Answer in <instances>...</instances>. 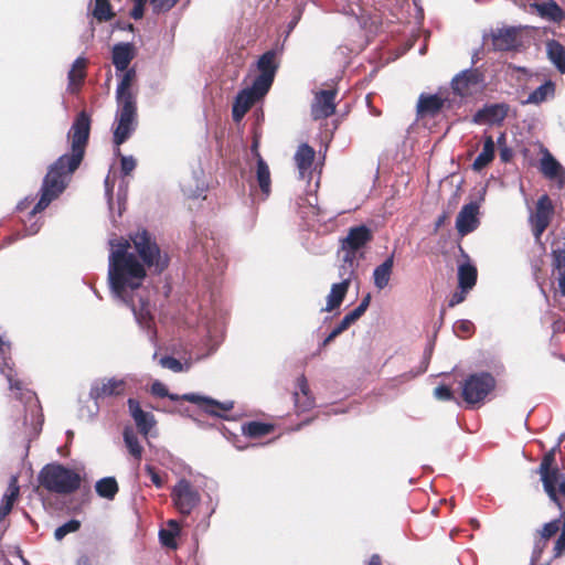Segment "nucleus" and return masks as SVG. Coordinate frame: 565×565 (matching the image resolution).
<instances>
[{
    "label": "nucleus",
    "mask_w": 565,
    "mask_h": 565,
    "mask_svg": "<svg viewBox=\"0 0 565 565\" xmlns=\"http://www.w3.org/2000/svg\"><path fill=\"white\" fill-rule=\"evenodd\" d=\"M281 50L282 46L279 49H271L259 56L257 61V70L259 71V74L252 82L255 84L256 90H259L260 93H268L270 89L279 66L277 55Z\"/></svg>",
    "instance_id": "6e6552de"
},
{
    "label": "nucleus",
    "mask_w": 565,
    "mask_h": 565,
    "mask_svg": "<svg viewBox=\"0 0 565 565\" xmlns=\"http://www.w3.org/2000/svg\"><path fill=\"white\" fill-rule=\"evenodd\" d=\"M180 0H150L154 13L167 12L172 9Z\"/></svg>",
    "instance_id": "49530a36"
},
{
    "label": "nucleus",
    "mask_w": 565,
    "mask_h": 565,
    "mask_svg": "<svg viewBox=\"0 0 565 565\" xmlns=\"http://www.w3.org/2000/svg\"><path fill=\"white\" fill-rule=\"evenodd\" d=\"M168 526H169V530L168 531H172L174 533V535H177L179 533V523L175 521V520H170L168 522Z\"/></svg>",
    "instance_id": "69168bd1"
},
{
    "label": "nucleus",
    "mask_w": 565,
    "mask_h": 565,
    "mask_svg": "<svg viewBox=\"0 0 565 565\" xmlns=\"http://www.w3.org/2000/svg\"><path fill=\"white\" fill-rule=\"evenodd\" d=\"M347 329L339 322L337 327L327 335V338L322 341L321 347L328 345L331 341H333L338 335L344 332Z\"/></svg>",
    "instance_id": "6e6d98bb"
},
{
    "label": "nucleus",
    "mask_w": 565,
    "mask_h": 565,
    "mask_svg": "<svg viewBox=\"0 0 565 565\" xmlns=\"http://www.w3.org/2000/svg\"><path fill=\"white\" fill-rule=\"evenodd\" d=\"M136 51L132 43L120 42L113 46L111 61L117 72H124L128 68L130 62L135 58Z\"/></svg>",
    "instance_id": "412c9836"
},
{
    "label": "nucleus",
    "mask_w": 565,
    "mask_h": 565,
    "mask_svg": "<svg viewBox=\"0 0 565 565\" xmlns=\"http://www.w3.org/2000/svg\"><path fill=\"white\" fill-rule=\"evenodd\" d=\"M301 14H302V9L301 8H298L295 12V15L294 18L291 19V21L288 23V26H287V36L289 35V33L295 29V26L298 24L299 20L301 19Z\"/></svg>",
    "instance_id": "13d9d810"
},
{
    "label": "nucleus",
    "mask_w": 565,
    "mask_h": 565,
    "mask_svg": "<svg viewBox=\"0 0 565 565\" xmlns=\"http://www.w3.org/2000/svg\"><path fill=\"white\" fill-rule=\"evenodd\" d=\"M146 472L149 475L152 483L158 488L161 489L164 484L163 479L160 477V475L156 471V469L152 466H146L145 467Z\"/></svg>",
    "instance_id": "603ef678"
},
{
    "label": "nucleus",
    "mask_w": 565,
    "mask_h": 565,
    "mask_svg": "<svg viewBox=\"0 0 565 565\" xmlns=\"http://www.w3.org/2000/svg\"><path fill=\"white\" fill-rule=\"evenodd\" d=\"M555 96V84L552 81H546L536 89L529 94L525 104L540 105Z\"/></svg>",
    "instance_id": "2f4dec72"
},
{
    "label": "nucleus",
    "mask_w": 565,
    "mask_h": 565,
    "mask_svg": "<svg viewBox=\"0 0 565 565\" xmlns=\"http://www.w3.org/2000/svg\"><path fill=\"white\" fill-rule=\"evenodd\" d=\"M299 205V214L301 218L307 221V225L309 227H315L316 223L322 224L326 223L327 220H332L334 217L333 213H327L318 205V198L316 194H309L305 199H300Z\"/></svg>",
    "instance_id": "f8f14e48"
},
{
    "label": "nucleus",
    "mask_w": 565,
    "mask_h": 565,
    "mask_svg": "<svg viewBox=\"0 0 565 565\" xmlns=\"http://www.w3.org/2000/svg\"><path fill=\"white\" fill-rule=\"evenodd\" d=\"M335 89H323L316 93L311 105L313 119H324L332 116L335 111Z\"/></svg>",
    "instance_id": "2eb2a0df"
},
{
    "label": "nucleus",
    "mask_w": 565,
    "mask_h": 565,
    "mask_svg": "<svg viewBox=\"0 0 565 565\" xmlns=\"http://www.w3.org/2000/svg\"><path fill=\"white\" fill-rule=\"evenodd\" d=\"M495 146L491 136L484 137L483 148L477 156L472 163V168L476 171H480L486 168L494 158Z\"/></svg>",
    "instance_id": "72a5a7b5"
},
{
    "label": "nucleus",
    "mask_w": 565,
    "mask_h": 565,
    "mask_svg": "<svg viewBox=\"0 0 565 565\" xmlns=\"http://www.w3.org/2000/svg\"><path fill=\"white\" fill-rule=\"evenodd\" d=\"M298 391L295 392V405L297 409L305 412L310 409L315 405V401L310 395L309 385L305 376H300L297 380Z\"/></svg>",
    "instance_id": "bb28decb"
},
{
    "label": "nucleus",
    "mask_w": 565,
    "mask_h": 565,
    "mask_svg": "<svg viewBox=\"0 0 565 565\" xmlns=\"http://www.w3.org/2000/svg\"><path fill=\"white\" fill-rule=\"evenodd\" d=\"M267 93H260L255 89V84L242 89L233 103L232 116L234 121L239 122L248 109Z\"/></svg>",
    "instance_id": "4468645a"
},
{
    "label": "nucleus",
    "mask_w": 565,
    "mask_h": 565,
    "mask_svg": "<svg viewBox=\"0 0 565 565\" xmlns=\"http://www.w3.org/2000/svg\"><path fill=\"white\" fill-rule=\"evenodd\" d=\"M558 286H559L561 294L563 296H565V269L559 273Z\"/></svg>",
    "instance_id": "680f3d73"
},
{
    "label": "nucleus",
    "mask_w": 565,
    "mask_h": 565,
    "mask_svg": "<svg viewBox=\"0 0 565 565\" xmlns=\"http://www.w3.org/2000/svg\"><path fill=\"white\" fill-rule=\"evenodd\" d=\"M540 170L546 178L557 180L558 188L564 186L565 169L546 149L544 150L540 161Z\"/></svg>",
    "instance_id": "aec40b11"
},
{
    "label": "nucleus",
    "mask_w": 565,
    "mask_h": 565,
    "mask_svg": "<svg viewBox=\"0 0 565 565\" xmlns=\"http://www.w3.org/2000/svg\"><path fill=\"white\" fill-rule=\"evenodd\" d=\"M38 480L45 490L61 495L76 492L82 483L77 471L57 462L45 465L40 470Z\"/></svg>",
    "instance_id": "20e7f679"
},
{
    "label": "nucleus",
    "mask_w": 565,
    "mask_h": 565,
    "mask_svg": "<svg viewBox=\"0 0 565 565\" xmlns=\"http://www.w3.org/2000/svg\"><path fill=\"white\" fill-rule=\"evenodd\" d=\"M108 244L107 279L110 292L132 311L137 323L149 331L152 340L156 332L151 330V306L143 281L147 269L161 274L168 268L169 255L145 228L130 233L128 238L114 236Z\"/></svg>",
    "instance_id": "f257e3e1"
},
{
    "label": "nucleus",
    "mask_w": 565,
    "mask_h": 565,
    "mask_svg": "<svg viewBox=\"0 0 565 565\" xmlns=\"http://www.w3.org/2000/svg\"><path fill=\"white\" fill-rule=\"evenodd\" d=\"M518 32L516 28L498 29L492 33V44L498 51H510L518 46Z\"/></svg>",
    "instance_id": "b1692460"
},
{
    "label": "nucleus",
    "mask_w": 565,
    "mask_h": 565,
    "mask_svg": "<svg viewBox=\"0 0 565 565\" xmlns=\"http://www.w3.org/2000/svg\"><path fill=\"white\" fill-rule=\"evenodd\" d=\"M473 323L469 320H460L455 324L456 333H462L463 335H468L472 332Z\"/></svg>",
    "instance_id": "3c124183"
},
{
    "label": "nucleus",
    "mask_w": 565,
    "mask_h": 565,
    "mask_svg": "<svg viewBox=\"0 0 565 565\" xmlns=\"http://www.w3.org/2000/svg\"><path fill=\"white\" fill-rule=\"evenodd\" d=\"M468 291L469 290H463V289L456 291L449 300V307H455V306L461 303L466 299V295Z\"/></svg>",
    "instance_id": "4d7b16f0"
},
{
    "label": "nucleus",
    "mask_w": 565,
    "mask_h": 565,
    "mask_svg": "<svg viewBox=\"0 0 565 565\" xmlns=\"http://www.w3.org/2000/svg\"><path fill=\"white\" fill-rule=\"evenodd\" d=\"M315 159V150L307 143H302L298 147L295 153V162L297 164L299 175L305 179L310 174L312 162Z\"/></svg>",
    "instance_id": "a878e982"
},
{
    "label": "nucleus",
    "mask_w": 565,
    "mask_h": 565,
    "mask_svg": "<svg viewBox=\"0 0 565 565\" xmlns=\"http://www.w3.org/2000/svg\"><path fill=\"white\" fill-rule=\"evenodd\" d=\"M41 225L38 222L32 223L29 227L25 228L26 235H34L40 231Z\"/></svg>",
    "instance_id": "052dcab7"
},
{
    "label": "nucleus",
    "mask_w": 565,
    "mask_h": 565,
    "mask_svg": "<svg viewBox=\"0 0 565 565\" xmlns=\"http://www.w3.org/2000/svg\"><path fill=\"white\" fill-rule=\"evenodd\" d=\"M358 265L359 257L356 255L344 253L342 263L339 266V277L341 278L340 284H344L350 287L351 280L355 276Z\"/></svg>",
    "instance_id": "c85d7f7f"
},
{
    "label": "nucleus",
    "mask_w": 565,
    "mask_h": 565,
    "mask_svg": "<svg viewBox=\"0 0 565 565\" xmlns=\"http://www.w3.org/2000/svg\"><path fill=\"white\" fill-rule=\"evenodd\" d=\"M394 262V253H392L390 256L385 258L383 263H381L373 269L372 279L374 287L377 290L381 291L388 287L393 275Z\"/></svg>",
    "instance_id": "5701e85b"
},
{
    "label": "nucleus",
    "mask_w": 565,
    "mask_h": 565,
    "mask_svg": "<svg viewBox=\"0 0 565 565\" xmlns=\"http://www.w3.org/2000/svg\"><path fill=\"white\" fill-rule=\"evenodd\" d=\"M134 2V8L130 12V15L135 20H140L145 14V4L149 0H131Z\"/></svg>",
    "instance_id": "de8ad7c7"
},
{
    "label": "nucleus",
    "mask_w": 565,
    "mask_h": 565,
    "mask_svg": "<svg viewBox=\"0 0 565 565\" xmlns=\"http://www.w3.org/2000/svg\"><path fill=\"white\" fill-rule=\"evenodd\" d=\"M508 110L509 107L505 104H493L486 106L476 114L475 120L490 125L500 124L507 117Z\"/></svg>",
    "instance_id": "393cba45"
},
{
    "label": "nucleus",
    "mask_w": 565,
    "mask_h": 565,
    "mask_svg": "<svg viewBox=\"0 0 565 565\" xmlns=\"http://www.w3.org/2000/svg\"><path fill=\"white\" fill-rule=\"evenodd\" d=\"M512 153H511V150L508 149V148H502L500 150V158L503 162H508L511 158Z\"/></svg>",
    "instance_id": "e2e57ef3"
},
{
    "label": "nucleus",
    "mask_w": 565,
    "mask_h": 565,
    "mask_svg": "<svg viewBox=\"0 0 565 565\" xmlns=\"http://www.w3.org/2000/svg\"><path fill=\"white\" fill-rule=\"evenodd\" d=\"M95 490L99 497L113 500L118 492V484L114 477H105L96 482Z\"/></svg>",
    "instance_id": "a19ab883"
},
{
    "label": "nucleus",
    "mask_w": 565,
    "mask_h": 565,
    "mask_svg": "<svg viewBox=\"0 0 565 565\" xmlns=\"http://www.w3.org/2000/svg\"><path fill=\"white\" fill-rule=\"evenodd\" d=\"M484 76L479 68H467L458 73L451 81L454 93L461 96H472L482 90Z\"/></svg>",
    "instance_id": "9d476101"
},
{
    "label": "nucleus",
    "mask_w": 565,
    "mask_h": 565,
    "mask_svg": "<svg viewBox=\"0 0 565 565\" xmlns=\"http://www.w3.org/2000/svg\"><path fill=\"white\" fill-rule=\"evenodd\" d=\"M129 413L135 420V424L139 430V433L148 438V435L152 427L156 425L154 416L151 413L142 411L140 404L135 398H129L127 401Z\"/></svg>",
    "instance_id": "6ab92c4d"
},
{
    "label": "nucleus",
    "mask_w": 565,
    "mask_h": 565,
    "mask_svg": "<svg viewBox=\"0 0 565 565\" xmlns=\"http://www.w3.org/2000/svg\"><path fill=\"white\" fill-rule=\"evenodd\" d=\"M105 186H106V195L108 198V203L111 204L113 188L109 185V179L108 178H106V180H105Z\"/></svg>",
    "instance_id": "0e129e2a"
},
{
    "label": "nucleus",
    "mask_w": 565,
    "mask_h": 565,
    "mask_svg": "<svg viewBox=\"0 0 565 565\" xmlns=\"http://www.w3.org/2000/svg\"><path fill=\"white\" fill-rule=\"evenodd\" d=\"M171 499L182 515H190L201 502L199 491L185 478H181L172 488Z\"/></svg>",
    "instance_id": "1a4fd4ad"
},
{
    "label": "nucleus",
    "mask_w": 565,
    "mask_h": 565,
    "mask_svg": "<svg viewBox=\"0 0 565 565\" xmlns=\"http://www.w3.org/2000/svg\"><path fill=\"white\" fill-rule=\"evenodd\" d=\"M561 521L562 518L559 516L545 523L540 530L536 531L531 556L532 564L536 563L541 558L545 547L547 546L548 540L553 537L559 531V529H562Z\"/></svg>",
    "instance_id": "f3484780"
},
{
    "label": "nucleus",
    "mask_w": 565,
    "mask_h": 565,
    "mask_svg": "<svg viewBox=\"0 0 565 565\" xmlns=\"http://www.w3.org/2000/svg\"><path fill=\"white\" fill-rule=\"evenodd\" d=\"M355 318H353L351 316V313L349 312L348 315H345L343 317V319L340 321V323L345 328L348 329L353 322H355Z\"/></svg>",
    "instance_id": "bf43d9fd"
},
{
    "label": "nucleus",
    "mask_w": 565,
    "mask_h": 565,
    "mask_svg": "<svg viewBox=\"0 0 565 565\" xmlns=\"http://www.w3.org/2000/svg\"><path fill=\"white\" fill-rule=\"evenodd\" d=\"M86 60L84 57H77L67 75L68 85L67 90L72 94L76 93L85 78Z\"/></svg>",
    "instance_id": "cd10ccee"
},
{
    "label": "nucleus",
    "mask_w": 565,
    "mask_h": 565,
    "mask_svg": "<svg viewBox=\"0 0 565 565\" xmlns=\"http://www.w3.org/2000/svg\"><path fill=\"white\" fill-rule=\"evenodd\" d=\"M271 429V425L260 422H249L242 427L243 434L252 438L263 437L269 434Z\"/></svg>",
    "instance_id": "79ce46f5"
},
{
    "label": "nucleus",
    "mask_w": 565,
    "mask_h": 565,
    "mask_svg": "<svg viewBox=\"0 0 565 565\" xmlns=\"http://www.w3.org/2000/svg\"><path fill=\"white\" fill-rule=\"evenodd\" d=\"M494 386L495 380L490 373L471 374L462 384V397L468 405L482 403Z\"/></svg>",
    "instance_id": "0eeeda50"
},
{
    "label": "nucleus",
    "mask_w": 565,
    "mask_h": 565,
    "mask_svg": "<svg viewBox=\"0 0 565 565\" xmlns=\"http://www.w3.org/2000/svg\"><path fill=\"white\" fill-rule=\"evenodd\" d=\"M20 488L18 486L17 477H12L9 487L2 497L0 504V521L3 520L12 510L13 503L19 495Z\"/></svg>",
    "instance_id": "c756f323"
},
{
    "label": "nucleus",
    "mask_w": 565,
    "mask_h": 565,
    "mask_svg": "<svg viewBox=\"0 0 565 565\" xmlns=\"http://www.w3.org/2000/svg\"><path fill=\"white\" fill-rule=\"evenodd\" d=\"M349 287L344 284H333L331 290L327 297V305L322 311H332L339 308L348 292Z\"/></svg>",
    "instance_id": "58836bf2"
},
{
    "label": "nucleus",
    "mask_w": 565,
    "mask_h": 565,
    "mask_svg": "<svg viewBox=\"0 0 565 565\" xmlns=\"http://www.w3.org/2000/svg\"><path fill=\"white\" fill-rule=\"evenodd\" d=\"M372 239V232L365 225L350 228L347 237L341 241L343 253L358 256V252Z\"/></svg>",
    "instance_id": "dca6fc26"
},
{
    "label": "nucleus",
    "mask_w": 565,
    "mask_h": 565,
    "mask_svg": "<svg viewBox=\"0 0 565 565\" xmlns=\"http://www.w3.org/2000/svg\"><path fill=\"white\" fill-rule=\"evenodd\" d=\"M127 386L126 379H117V377H103L97 379L92 383L89 390V397L97 402L99 399H104L106 397H117L125 394ZM98 406L96 405V411Z\"/></svg>",
    "instance_id": "9b49d317"
},
{
    "label": "nucleus",
    "mask_w": 565,
    "mask_h": 565,
    "mask_svg": "<svg viewBox=\"0 0 565 565\" xmlns=\"http://www.w3.org/2000/svg\"><path fill=\"white\" fill-rule=\"evenodd\" d=\"M444 105V100L438 95H420L417 103V113L420 116L436 115Z\"/></svg>",
    "instance_id": "7c9ffc66"
},
{
    "label": "nucleus",
    "mask_w": 565,
    "mask_h": 565,
    "mask_svg": "<svg viewBox=\"0 0 565 565\" xmlns=\"http://www.w3.org/2000/svg\"><path fill=\"white\" fill-rule=\"evenodd\" d=\"M256 180L264 199H266L270 193L271 180L268 164L262 158L260 153H257Z\"/></svg>",
    "instance_id": "473e14b6"
},
{
    "label": "nucleus",
    "mask_w": 565,
    "mask_h": 565,
    "mask_svg": "<svg viewBox=\"0 0 565 565\" xmlns=\"http://www.w3.org/2000/svg\"><path fill=\"white\" fill-rule=\"evenodd\" d=\"M89 129V116L85 111L79 113L68 131L71 152L62 154L49 167L41 185L40 200L32 209L31 216L44 211L52 201L56 200L64 192L73 173L83 160Z\"/></svg>",
    "instance_id": "f03ea898"
},
{
    "label": "nucleus",
    "mask_w": 565,
    "mask_h": 565,
    "mask_svg": "<svg viewBox=\"0 0 565 565\" xmlns=\"http://www.w3.org/2000/svg\"><path fill=\"white\" fill-rule=\"evenodd\" d=\"M547 56L555 67L565 73V47L557 41L552 40L546 44Z\"/></svg>",
    "instance_id": "e433bc0d"
},
{
    "label": "nucleus",
    "mask_w": 565,
    "mask_h": 565,
    "mask_svg": "<svg viewBox=\"0 0 565 565\" xmlns=\"http://www.w3.org/2000/svg\"><path fill=\"white\" fill-rule=\"evenodd\" d=\"M151 393L154 396L168 397L173 402L186 401L196 404L201 406L207 414L218 417H223V413L231 411L234 406V403L231 401L217 402L211 397L203 396L196 393H188L183 395L169 393L167 386L160 381H154L151 384Z\"/></svg>",
    "instance_id": "423d86ee"
},
{
    "label": "nucleus",
    "mask_w": 565,
    "mask_h": 565,
    "mask_svg": "<svg viewBox=\"0 0 565 565\" xmlns=\"http://www.w3.org/2000/svg\"><path fill=\"white\" fill-rule=\"evenodd\" d=\"M136 79V70L127 68L116 88V128L114 129V142L116 146L124 143L137 127V97L131 87Z\"/></svg>",
    "instance_id": "7ed1b4c3"
},
{
    "label": "nucleus",
    "mask_w": 565,
    "mask_h": 565,
    "mask_svg": "<svg viewBox=\"0 0 565 565\" xmlns=\"http://www.w3.org/2000/svg\"><path fill=\"white\" fill-rule=\"evenodd\" d=\"M81 522L78 520L72 519L55 529L54 537L56 541H62L67 534L77 532Z\"/></svg>",
    "instance_id": "c03bdc74"
},
{
    "label": "nucleus",
    "mask_w": 565,
    "mask_h": 565,
    "mask_svg": "<svg viewBox=\"0 0 565 565\" xmlns=\"http://www.w3.org/2000/svg\"><path fill=\"white\" fill-rule=\"evenodd\" d=\"M124 441L129 451V454L137 460H140L142 457L143 448L139 443L138 436L132 427H125L124 433Z\"/></svg>",
    "instance_id": "ea45409f"
},
{
    "label": "nucleus",
    "mask_w": 565,
    "mask_h": 565,
    "mask_svg": "<svg viewBox=\"0 0 565 565\" xmlns=\"http://www.w3.org/2000/svg\"><path fill=\"white\" fill-rule=\"evenodd\" d=\"M534 8L542 18L547 19L548 21L561 22L564 19L563 10L553 0L542 3H534Z\"/></svg>",
    "instance_id": "f704fd0d"
},
{
    "label": "nucleus",
    "mask_w": 565,
    "mask_h": 565,
    "mask_svg": "<svg viewBox=\"0 0 565 565\" xmlns=\"http://www.w3.org/2000/svg\"><path fill=\"white\" fill-rule=\"evenodd\" d=\"M554 207L548 195H542L536 203L535 213L530 216V221L533 227V235L536 239H540L550 224L553 215Z\"/></svg>",
    "instance_id": "ddd939ff"
},
{
    "label": "nucleus",
    "mask_w": 565,
    "mask_h": 565,
    "mask_svg": "<svg viewBox=\"0 0 565 565\" xmlns=\"http://www.w3.org/2000/svg\"><path fill=\"white\" fill-rule=\"evenodd\" d=\"M548 459L543 466L542 484L550 501L561 511L562 529L561 534L555 541L553 547V558H558L565 554V481L556 473H547L546 466Z\"/></svg>",
    "instance_id": "39448f33"
},
{
    "label": "nucleus",
    "mask_w": 565,
    "mask_h": 565,
    "mask_svg": "<svg viewBox=\"0 0 565 565\" xmlns=\"http://www.w3.org/2000/svg\"><path fill=\"white\" fill-rule=\"evenodd\" d=\"M93 14L98 21H107L111 19L113 13L110 11V4L108 0H95Z\"/></svg>",
    "instance_id": "a18cd8bd"
},
{
    "label": "nucleus",
    "mask_w": 565,
    "mask_h": 565,
    "mask_svg": "<svg viewBox=\"0 0 565 565\" xmlns=\"http://www.w3.org/2000/svg\"><path fill=\"white\" fill-rule=\"evenodd\" d=\"M159 364L174 373L188 372L191 367L190 362L182 363L180 360L169 355L160 358Z\"/></svg>",
    "instance_id": "37998d69"
},
{
    "label": "nucleus",
    "mask_w": 565,
    "mask_h": 565,
    "mask_svg": "<svg viewBox=\"0 0 565 565\" xmlns=\"http://www.w3.org/2000/svg\"><path fill=\"white\" fill-rule=\"evenodd\" d=\"M434 396L439 401H451L454 398L452 392L446 385L437 386L434 390Z\"/></svg>",
    "instance_id": "8fccbe9b"
},
{
    "label": "nucleus",
    "mask_w": 565,
    "mask_h": 565,
    "mask_svg": "<svg viewBox=\"0 0 565 565\" xmlns=\"http://www.w3.org/2000/svg\"><path fill=\"white\" fill-rule=\"evenodd\" d=\"M479 205L476 202L463 205L457 215L456 228L460 236L473 232L478 225Z\"/></svg>",
    "instance_id": "a211bd4d"
},
{
    "label": "nucleus",
    "mask_w": 565,
    "mask_h": 565,
    "mask_svg": "<svg viewBox=\"0 0 565 565\" xmlns=\"http://www.w3.org/2000/svg\"><path fill=\"white\" fill-rule=\"evenodd\" d=\"M76 565H90L89 558L87 556H81L77 559Z\"/></svg>",
    "instance_id": "338daca9"
},
{
    "label": "nucleus",
    "mask_w": 565,
    "mask_h": 565,
    "mask_svg": "<svg viewBox=\"0 0 565 565\" xmlns=\"http://www.w3.org/2000/svg\"><path fill=\"white\" fill-rule=\"evenodd\" d=\"M477 281V268L470 263L458 267V285L460 289L470 290Z\"/></svg>",
    "instance_id": "c9c22d12"
},
{
    "label": "nucleus",
    "mask_w": 565,
    "mask_h": 565,
    "mask_svg": "<svg viewBox=\"0 0 565 565\" xmlns=\"http://www.w3.org/2000/svg\"><path fill=\"white\" fill-rule=\"evenodd\" d=\"M369 565H381V558L379 555H373L370 558Z\"/></svg>",
    "instance_id": "774afa93"
},
{
    "label": "nucleus",
    "mask_w": 565,
    "mask_h": 565,
    "mask_svg": "<svg viewBox=\"0 0 565 565\" xmlns=\"http://www.w3.org/2000/svg\"><path fill=\"white\" fill-rule=\"evenodd\" d=\"M552 256L555 268L562 269L565 267V249H554Z\"/></svg>",
    "instance_id": "5fc2aeb1"
},
{
    "label": "nucleus",
    "mask_w": 565,
    "mask_h": 565,
    "mask_svg": "<svg viewBox=\"0 0 565 565\" xmlns=\"http://www.w3.org/2000/svg\"><path fill=\"white\" fill-rule=\"evenodd\" d=\"M204 330L205 337L202 340V345L206 348V352L199 355L198 359L205 358L214 353L218 348L223 337V327L217 321L205 322Z\"/></svg>",
    "instance_id": "4be33fe9"
},
{
    "label": "nucleus",
    "mask_w": 565,
    "mask_h": 565,
    "mask_svg": "<svg viewBox=\"0 0 565 565\" xmlns=\"http://www.w3.org/2000/svg\"><path fill=\"white\" fill-rule=\"evenodd\" d=\"M564 439H565V433L559 435L556 445L543 457V459L540 463V467H539V473H540L541 478H542V473L544 472L543 466H544L545 461L548 459V461H547L548 465L546 466V472L547 473H556V475L561 476L565 481V473L561 472L558 467L555 465V452H556V450L559 449L561 443H563Z\"/></svg>",
    "instance_id": "4c0bfd02"
},
{
    "label": "nucleus",
    "mask_w": 565,
    "mask_h": 565,
    "mask_svg": "<svg viewBox=\"0 0 565 565\" xmlns=\"http://www.w3.org/2000/svg\"><path fill=\"white\" fill-rule=\"evenodd\" d=\"M160 541L164 546L175 547L174 533L172 531L161 530L159 532Z\"/></svg>",
    "instance_id": "864d4df0"
},
{
    "label": "nucleus",
    "mask_w": 565,
    "mask_h": 565,
    "mask_svg": "<svg viewBox=\"0 0 565 565\" xmlns=\"http://www.w3.org/2000/svg\"><path fill=\"white\" fill-rule=\"evenodd\" d=\"M120 166L122 174L128 175L136 168V160L132 156H122Z\"/></svg>",
    "instance_id": "09e8293b"
}]
</instances>
